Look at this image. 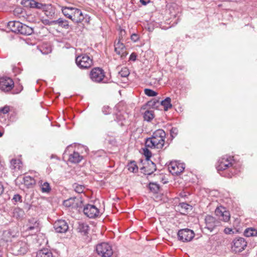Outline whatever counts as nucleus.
Here are the masks:
<instances>
[{
  "label": "nucleus",
  "instance_id": "c756f323",
  "mask_svg": "<svg viewBox=\"0 0 257 257\" xmlns=\"http://www.w3.org/2000/svg\"><path fill=\"white\" fill-rule=\"evenodd\" d=\"M128 170L133 173L137 172L138 170V167L136 163V162L133 161L130 162L127 165Z\"/></svg>",
  "mask_w": 257,
  "mask_h": 257
},
{
  "label": "nucleus",
  "instance_id": "603ef678",
  "mask_svg": "<svg viewBox=\"0 0 257 257\" xmlns=\"http://www.w3.org/2000/svg\"><path fill=\"white\" fill-rule=\"evenodd\" d=\"M4 191V187L1 182H0V195L3 194Z\"/></svg>",
  "mask_w": 257,
  "mask_h": 257
},
{
  "label": "nucleus",
  "instance_id": "bf43d9fd",
  "mask_svg": "<svg viewBox=\"0 0 257 257\" xmlns=\"http://www.w3.org/2000/svg\"><path fill=\"white\" fill-rule=\"evenodd\" d=\"M125 33V31H124V30H121L120 31V33H121V36L122 35V33Z\"/></svg>",
  "mask_w": 257,
  "mask_h": 257
},
{
  "label": "nucleus",
  "instance_id": "4d7b16f0",
  "mask_svg": "<svg viewBox=\"0 0 257 257\" xmlns=\"http://www.w3.org/2000/svg\"><path fill=\"white\" fill-rule=\"evenodd\" d=\"M22 90H23V86H22V85H21L20 86V90L19 91L17 92V93H20Z\"/></svg>",
  "mask_w": 257,
  "mask_h": 257
},
{
  "label": "nucleus",
  "instance_id": "a211bd4d",
  "mask_svg": "<svg viewBox=\"0 0 257 257\" xmlns=\"http://www.w3.org/2000/svg\"><path fill=\"white\" fill-rule=\"evenodd\" d=\"M27 226V231H33L34 232L36 233L40 230L39 222L38 219L35 218L29 219Z\"/></svg>",
  "mask_w": 257,
  "mask_h": 257
},
{
  "label": "nucleus",
  "instance_id": "a18cd8bd",
  "mask_svg": "<svg viewBox=\"0 0 257 257\" xmlns=\"http://www.w3.org/2000/svg\"><path fill=\"white\" fill-rule=\"evenodd\" d=\"M10 111V107L8 106H5L3 107L0 108V112L3 114H6Z\"/></svg>",
  "mask_w": 257,
  "mask_h": 257
},
{
  "label": "nucleus",
  "instance_id": "393cba45",
  "mask_svg": "<svg viewBox=\"0 0 257 257\" xmlns=\"http://www.w3.org/2000/svg\"><path fill=\"white\" fill-rule=\"evenodd\" d=\"M39 183L40 185L41 190L42 193H48L50 192L51 188L48 182H43L42 180H41L39 181Z\"/></svg>",
  "mask_w": 257,
  "mask_h": 257
},
{
  "label": "nucleus",
  "instance_id": "bb28decb",
  "mask_svg": "<svg viewBox=\"0 0 257 257\" xmlns=\"http://www.w3.org/2000/svg\"><path fill=\"white\" fill-rule=\"evenodd\" d=\"M89 226L86 223H79L78 229L79 231L84 235H86L89 230Z\"/></svg>",
  "mask_w": 257,
  "mask_h": 257
},
{
  "label": "nucleus",
  "instance_id": "4be33fe9",
  "mask_svg": "<svg viewBox=\"0 0 257 257\" xmlns=\"http://www.w3.org/2000/svg\"><path fill=\"white\" fill-rule=\"evenodd\" d=\"M36 257H53V253L49 249L44 248L37 251Z\"/></svg>",
  "mask_w": 257,
  "mask_h": 257
},
{
  "label": "nucleus",
  "instance_id": "2eb2a0df",
  "mask_svg": "<svg viewBox=\"0 0 257 257\" xmlns=\"http://www.w3.org/2000/svg\"><path fill=\"white\" fill-rule=\"evenodd\" d=\"M54 228L58 233H65L68 229V224L64 220L60 219L55 222Z\"/></svg>",
  "mask_w": 257,
  "mask_h": 257
},
{
  "label": "nucleus",
  "instance_id": "1a4fd4ad",
  "mask_svg": "<svg viewBox=\"0 0 257 257\" xmlns=\"http://www.w3.org/2000/svg\"><path fill=\"white\" fill-rule=\"evenodd\" d=\"M77 65L81 69H87L92 65V60L86 55L77 56L75 59Z\"/></svg>",
  "mask_w": 257,
  "mask_h": 257
},
{
  "label": "nucleus",
  "instance_id": "680f3d73",
  "mask_svg": "<svg viewBox=\"0 0 257 257\" xmlns=\"http://www.w3.org/2000/svg\"><path fill=\"white\" fill-rule=\"evenodd\" d=\"M180 196H182V193H180Z\"/></svg>",
  "mask_w": 257,
  "mask_h": 257
},
{
  "label": "nucleus",
  "instance_id": "7ed1b4c3",
  "mask_svg": "<svg viewBox=\"0 0 257 257\" xmlns=\"http://www.w3.org/2000/svg\"><path fill=\"white\" fill-rule=\"evenodd\" d=\"M166 133L162 129L155 131L152 137L146 139L145 146L150 148L162 149L165 143Z\"/></svg>",
  "mask_w": 257,
  "mask_h": 257
},
{
  "label": "nucleus",
  "instance_id": "58836bf2",
  "mask_svg": "<svg viewBox=\"0 0 257 257\" xmlns=\"http://www.w3.org/2000/svg\"><path fill=\"white\" fill-rule=\"evenodd\" d=\"M129 74L128 70L126 68H124L119 72V75L122 77H127Z\"/></svg>",
  "mask_w": 257,
  "mask_h": 257
},
{
  "label": "nucleus",
  "instance_id": "4468645a",
  "mask_svg": "<svg viewBox=\"0 0 257 257\" xmlns=\"http://www.w3.org/2000/svg\"><path fill=\"white\" fill-rule=\"evenodd\" d=\"M185 167L184 163L175 162L170 163L169 166V169L172 174L178 175L184 170Z\"/></svg>",
  "mask_w": 257,
  "mask_h": 257
},
{
  "label": "nucleus",
  "instance_id": "e433bc0d",
  "mask_svg": "<svg viewBox=\"0 0 257 257\" xmlns=\"http://www.w3.org/2000/svg\"><path fill=\"white\" fill-rule=\"evenodd\" d=\"M144 155L146 158V160L147 161H150V158L152 156V153L151 151L148 149V147H146L143 149Z\"/></svg>",
  "mask_w": 257,
  "mask_h": 257
},
{
  "label": "nucleus",
  "instance_id": "49530a36",
  "mask_svg": "<svg viewBox=\"0 0 257 257\" xmlns=\"http://www.w3.org/2000/svg\"><path fill=\"white\" fill-rule=\"evenodd\" d=\"M111 108L108 106H104L102 108V112L104 114H107L110 113Z\"/></svg>",
  "mask_w": 257,
  "mask_h": 257
},
{
  "label": "nucleus",
  "instance_id": "3c124183",
  "mask_svg": "<svg viewBox=\"0 0 257 257\" xmlns=\"http://www.w3.org/2000/svg\"><path fill=\"white\" fill-rule=\"evenodd\" d=\"M131 39L134 42H137L139 40V36L137 34H133L131 36Z\"/></svg>",
  "mask_w": 257,
  "mask_h": 257
},
{
  "label": "nucleus",
  "instance_id": "423d86ee",
  "mask_svg": "<svg viewBox=\"0 0 257 257\" xmlns=\"http://www.w3.org/2000/svg\"><path fill=\"white\" fill-rule=\"evenodd\" d=\"M245 239L241 237L235 238L231 243V250L235 253H239L245 249L247 246Z\"/></svg>",
  "mask_w": 257,
  "mask_h": 257
},
{
  "label": "nucleus",
  "instance_id": "412c9836",
  "mask_svg": "<svg viewBox=\"0 0 257 257\" xmlns=\"http://www.w3.org/2000/svg\"><path fill=\"white\" fill-rule=\"evenodd\" d=\"M10 167L15 171L20 170L22 168V162L20 159H12L11 161Z\"/></svg>",
  "mask_w": 257,
  "mask_h": 257
},
{
  "label": "nucleus",
  "instance_id": "dca6fc26",
  "mask_svg": "<svg viewBox=\"0 0 257 257\" xmlns=\"http://www.w3.org/2000/svg\"><path fill=\"white\" fill-rule=\"evenodd\" d=\"M114 51L117 54L120 56L122 59H123L127 55V53L126 51V48L123 43L120 42V40H118L116 42L114 43Z\"/></svg>",
  "mask_w": 257,
  "mask_h": 257
},
{
  "label": "nucleus",
  "instance_id": "72a5a7b5",
  "mask_svg": "<svg viewBox=\"0 0 257 257\" xmlns=\"http://www.w3.org/2000/svg\"><path fill=\"white\" fill-rule=\"evenodd\" d=\"M73 187L75 191L79 194L83 193L85 189L84 186L77 183L73 184Z\"/></svg>",
  "mask_w": 257,
  "mask_h": 257
},
{
  "label": "nucleus",
  "instance_id": "aec40b11",
  "mask_svg": "<svg viewBox=\"0 0 257 257\" xmlns=\"http://www.w3.org/2000/svg\"><path fill=\"white\" fill-rule=\"evenodd\" d=\"M21 23L19 21H10L8 23V28L15 33H19Z\"/></svg>",
  "mask_w": 257,
  "mask_h": 257
},
{
  "label": "nucleus",
  "instance_id": "8fccbe9b",
  "mask_svg": "<svg viewBox=\"0 0 257 257\" xmlns=\"http://www.w3.org/2000/svg\"><path fill=\"white\" fill-rule=\"evenodd\" d=\"M137 55L135 53H132L130 56V60L135 61L137 59Z\"/></svg>",
  "mask_w": 257,
  "mask_h": 257
},
{
  "label": "nucleus",
  "instance_id": "f03ea898",
  "mask_svg": "<svg viewBox=\"0 0 257 257\" xmlns=\"http://www.w3.org/2000/svg\"><path fill=\"white\" fill-rule=\"evenodd\" d=\"M63 14L67 18L71 20L75 23H80L83 21L88 23L90 17L88 15H83L81 10L71 7H62Z\"/></svg>",
  "mask_w": 257,
  "mask_h": 257
},
{
  "label": "nucleus",
  "instance_id": "2f4dec72",
  "mask_svg": "<svg viewBox=\"0 0 257 257\" xmlns=\"http://www.w3.org/2000/svg\"><path fill=\"white\" fill-rule=\"evenodd\" d=\"M23 180H24V184L26 186L32 185L35 184L34 179L32 177H31L29 176H26L24 177L23 178Z\"/></svg>",
  "mask_w": 257,
  "mask_h": 257
},
{
  "label": "nucleus",
  "instance_id": "864d4df0",
  "mask_svg": "<svg viewBox=\"0 0 257 257\" xmlns=\"http://www.w3.org/2000/svg\"><path fill=\"white\" fill-rule=\"evenodd\" d=\"M140 2L144 6H146L148 3L150 2L149 1L148 2L145 1V0H140Z\"/></svg>",
  "mask_w": 257,
  "mask_h": 257
},
{
  "label": "nucleus",
  "instance_id": "5701e85b",
  "mask_svg": "<svg viewBox=\"0 0 257 257\" xmlns=\"http://www.w3.org/2000/svg\"><path fill=\"white\" fill-rule=\"evenodd\" d=\"M82 159V157L78 152H74L69 156V161L72 163H78Z\"/></svg>",
  "mask_w": 257,
  "mask_h": 257
},
{
  "label": "nucleus",
  "instance_id": "13d9d810",
  "mask_svg": "<svg viewBox=\"0 0 257 257\" xmlns=\"http://www.w3.org/2000/svg\"><path fill=\"white\" fill-rule=\"evenodd\" d=\"M17 210H19L20 211H22V210L21 209H20L19 208H18V209H16L15 210V212H14V213H15L16 212H17Z\"/></svg>",
  "mask_w": 257,
  "mask_h": 257
},
{
  "label": "nucleus",
  "instance_id": "37998d69",
  "mask_svg": "<svg viewBox=\"0 0 257 257\" xmlns=\"http://www.w3.org/2000/svg\"><path fill=\"white\" fill-rule=\"evenodd\" d=\"M150 188L151 190H153L155 192H157L159 190V187L156 183H150L149 185Z\"/></svg>",
  "mask_w": 257,
  "mask_h": 257
},
{
  "label": "nucleus",
  "instance_id": "cd10ccee",
  "mask_svg": "<svg viewBox=\"0 0 257 257\" xmlns=\"http://www.w3.org/2000/svg\"><path fill=\"white\" fill-rule=\"evenodd\" d=\"M55 25L58 24L59 26L64 28L67 29L69 27L68 21L62 18H59L57 20H55Z\"/></svg>",
  "mask_w": 257,
  "mask_h": 257
},
{
  "label": "nucleus",
  "instance_id": "20e7f679",
  "mask_svg": "<svg viewBox=\"0 0 257 257\" xmlns=\"http://www.w3.org/2000/svg\"><path fill=\"white\" fill-rule=\"evenodd\" d=\"M91 80L96 83H109L110 81L105 77V73L104 70L100 68H93L89 74Z\"/></svg>",
  "mask_w": 257,
  "mask_h": 257
},
{
  "label": "nucleus",
  "instance_id": "09e8293b",
  "mask_svg": "<svg viewBox=\"0 0 257 257\" xmlns=\"http://www.w3.org/2000/svg\"><path fill=\"white\" fill-rule=\"evenodd\" d=\"M224 232L226 234H230L233 233L232 229L230 228L226 227L224 230Z\"/></svg>",
  "mask_w": 257,
  "mask_h": 257
},
{
  "label": "nucleus",
  "instance_id": "a19ab883",
  "mask_svg": "<svg viewBox=\"0 0 257 257\" xmlns=\"http://www.w3.org/2000/svg\"><path fill=\"white\" fill-rule=\"evenodd\" d=\"M178 131L176 127H172L170 130V135L172 138H174L178 134Z\"/></svg>",
  "mask_w": 257,
  "mask_h": 257
},
{
  "label": "nucleus",
  "instance_id": "c85d7f7f",
  "mask_svg": "<svg viewBox=\"0 0 257 257\" xmlns=\"http://www.w3.org/2000/svg\"><path fill=\"white\" fill-rule=\"evenodd\" d=\"M145 120L151 121L154 118V111L153 110H147L143 115Z\"/></svg>",
  "mask_w": 257,
  "mask_h": 257
},
{
  "label": "nucleus",
  "instance_id": "473e14b6",
  "mask_svg": "<svg viewBox=\"0 0 257 257\" xmlns=\"http://www.w3.org/2000/svg\"><path fill=\"white\" fill-rule=\"evenodd\" d=\"M35 3L34 0H23L21 2V4L26 7L34 8Z\"/></svg>",
  "mask_w": 257,
  "mask_h": 257
},
{
  "label": "nucleus",
  "instance_id": "b1692460",
  "mask_svg": "<svg viewBox=\"0 0 257 257\" xmlns=\"http://www.w3.org/2000/svg\"><path fill=\"white\" fill-rule=\"evenodd\" d=\"M149 167H144L143 169H145V173L148 175L152 174L156 170V164L151 161H148Z\"/></svg>",
  "mask_w": 257,
  "mask_h": 257
},
{
  "label": "nucleus",
  "instance_id": "de8ad7c7",
  "mask_svg": "<svg viewBox=\"0 0 257 257\" xmlns=\"http://www.w3.org/2000/svg\"><path fill=\"white\" fill-rule=\"evenodd\" d=\"M40 51L42 54H47L51 52V48L47 47V48H46V50H44L43 48H42V49H40Z\"/></svg>",
  "mask_w": 257,
  "mask_h": 257
},
{
  "label": "nucleus",
  "instance_id": "39448f33",
  "mask_svg": "<svg viewBox=\"0 0 257 257\" xmlns=\"http://www.w3.org/2000/svg\"><path fill=\"white\" fill-rule=\"evenodd\" d=\"M204 223V230H207L210 232H212L217 227L221 225L220 221L210 215H207L205 216Z\"/></svg>",
  "mask_w": 257,
  "mask_h": 257
},
{
  "label": "nucleus",
  "instance_id": "6ab92c4d",
  "mask_svg": "<svg viewBox=\"0 0 257 257\" xmlns=\"http://www.w3.org/2000/svg\"><path fill=\"white\" fill-rule=\"evenodd\" d=\"M19 30V33L24 35H30L34 32L33 29L32 27L23 24L22 23H21Z\"/></svg>",
  "mask_w": 257,
  "mask_h": 257
},
{
  "label": "nucleus",
  "instance_id": "c9c22d12",
  "mask_svg": "<svg viewBox=\"0 0 257 257\" xmlns=\"http://www.w3.org/2000/svg\"><path fill=\"white\" fill-rule=\"evenodd\" d=\"M145 93L148 96H156L158 94L156 91L148 88L145 89Z\"/></svg>",
  "mask_w": 257,
  "mask_h": 257
},
{
  "label": "nucleus",
  "instance_id": "a878e982",
  "mask_svg": "<svg viewBox=\"0 0 257 257\" xmlns=\"http://www.w3.org/2000/svg\"><path fill=\"white\" fill-rule=\"evenodd\" d=\"M161 104L163 106L165 111H167L172 107L171 99L169 97H166L164 100H162Z\"/></svg>",
  "mask_w": 257,
  "mask_h": 257
},
{
  "label": "nucleus",
  "instance_id": "9d476101",
  "mask_svg": "<svg viewBox=\"0 0 257 257\" xmlns=\"http://www.w3.org/2000/svg\"><path fill=\"white\" fill-rule=\"evenodd\" d=\"M84 214L90 218H95L100 215L99 209L92 204H86L83 208Z\"/></svg>",
  "mask_w": 257,
  "mask_h": 257
},
{
  "label": "nucleus",
  "instance_id": "6e6552de",
  "mask_svg": "<svg viewBox=\"0 0 257 257\" xmlns=\"http://www.w3.org/2000/svg\"><path fill=\"white\" fill-rule=\"evenodd\" d=\"M195 233L192 230L188 228L180 229L177 233L178 239L182 242H189L192 240Z\"/></svg>",
  "mask_w": 257,
  "mask_h": 257
},
{
  "label": "nucleus",
  "instance_id": "6e6d98bb",
  "mask_svg": "<svg viewBox=\"0 0 257 257\" xmlns=\"http://www.w3.org/2000/svg\"><path fill=\"white\" fill-rule=\"evenodd\" d=\"M253 236H257V229H254V231L253 232Z\"/></svg>",
  "mask_w": 257,
  "mask_h": 257
},
{
  "label": "nucleus",
  "instance_id": "f3484780",
  "mask_svg": "<svg viewBox=\"0 0 257 257\" xmlns=\"http://www.w3.org/2000/svg\"><path fill=\"white\" fill-rule=\"evenodd\" d=\"M82 203L79 198L76 197H72L65 200L63 201V204L67 207H72L77 208Z\"/></svg>",
  "mask_w": 257,
  "mask_h": 257
},
{
  "label": "nucleus",
  "instance_id": "f257e3e1",
  "mask_svg": "<svg viewBox=\"0 0 257 257\" xmlns=\"http://www.w3.org/2000/svg\"><path fill=\"white\" fill-rule=\"evenodd\" d=\"M239 166V165L235 162L232 156L225 155L218 160L216 169L218 172L228 169L229 173L226 177L230 178L240 172Z\"/></svg>",
  "mask_w": 257,
  "mask_h": 257
},
{
  "label": "nucleus",
  "instance_id": "4c0bfd02",
  "mask_svg": "<svg viewBox=\"0 0 257 257\" xmlns=\"http://www.w3.org/2000/svg\"><path fill=\"white\" fill-rule=\"evenodd\" d=\"M47 6L46 4H43L35 1L34 8L45 10L46 9Z\"/></svg>",
  "mask_w": 257,
  "mask_h": 257
},
{
  "label": "nucleus",
  "instance_id": "7c9ffc66",
  "mask_svg": "<svg viewBox=\"0 0 257 257\" xmlns=\"http://www.w3.org/2000/svg\"><path fill=\"white\" fill-rule=\"evenodd\" d=\"M115 120L117 122L119 125L123 126L126 121L123 115L121 113H117L116 115Z\"/></svg>",
  "mask_w": 257,
  "mask_h": 257
},
{
  "label": "nucleus",
  "instance_id": "f704fd0d",
  "mask_svg": "<svg viewBox=\"0 0 257 257\" xmlns=\"http://www.w3.org/2000/svg\"><path fill=\"white\" fill-rule=\"evenodd\" d=\"M254 231V228L250 227L245 229L244 231V235L246 237H251L253 235V232Z\"/></svg>",
  "mask_w": 257,
  "mask_h": 257
},
{
  "label": "nucleus",
  "instance_id": "79ce46f5",
  "mask_svg": "<svg viewBox=\"0 0 257 257\" xmlns=\"http://www.w3.org/2000/svg\"><path fill=\"white\" fill-rule=\"evenodd\" d=\"M42 23L45 25H55V20L54 21H50L48 19H44L42 20Z\"/></svg>",
  "mask_w": 257,
  "mask_h": 257
},
{
  "label": "nucleus",
  "instance_id": "052dcab7",
  "mask_svg": "<svg viewBox=\"0 0 257 257\" xmlns=\"http://www.w3.org/2000/svg\"><path fill=\"white\" fill-rule=\"evenodd\" d=\"M47 11H46V13H45V14H46V15L47 16H48V14H47Z\"/></svg>",
  "mask_w": 257,
  "mask_h": 257
},
{
  "label": "nucleus",
  "instance_id": "0eeeda50",
  "mask_svg": "<svg viewBox=\"0 0 257 257\" xmlns=\"http://www.w3.org/2000/svg\"><path fill=\"white\" fill-rule=\"evenodd\" d=\"M97 254L102 257H110L113 254L111 246L106 242H102L96 246Z\"/></svg>",
  "mask_w": 257,
  "mask_h": 257
},
{
  "label": "nucleus",
  "instance_id": "ddd939ff",
  "mask_svg": "<svg viewBox=\"0 0 257 257\" xmlns=\"http://www.w3.org/2000/svg\"><path fill=\"white\" fill-rule=\"evenodd\" d=\"M12 248L14 253L17 255L24 254L27 252L28 249L27 244L23 241H19L15 243Z\"/></svg>",
  "mask_w": 257,
  "mask_h": 257
},
{
  "label": "nucleus",
  "instance_id": "5fc2aeb1",
  "mask_svg": "<svg viewBox=\"0 0 257 257\" xmlns=\"http://www.w3.org/2000/svg\"><path fill=\"white\" fill-rule=\"evenodd\" d=\"M4 169V166H3L1 162L0 161V172H2Z\"/></svg>",
  "mask_w": 257,
  "mask_h": 257
},
{
  "label": "nucleus",
  "instance_id": "9b49d317",
  "mask_svg": "<svg viewBox=\"0 0 257 257\" xmlns=\"http://www.w3.org/2000/svg\"><path fill=\"white\" fill-rule=\"evenodd\" d=\"M215 214L219 220L224 222H228L230 220V214L229 211L222 206H219L215 209Z\"/></svg>",
  "mask_w": 257,
  "mask_h": 257
},
{
  "label": "nucleus",
  "instance_id": "c03bdc74",
  "mask_svg": "<svg viewBox=\"0 0 257 257\" xmlns=\"http://www.w3.org/2000/svg\"><path fill=\"white\" fill-rule=\"evenodd\" d=\"M12 200H14V201L15 202H21L22 201L21 196L18 194H15Z\"/></svg>",
  "mask_w": 257,
  "mask_h": 257
},
{
  "label": "nucleus",
  "instance_id": "f8f14e48",
  "mask_svg": "<svg viewBox=\"0 0 257 257\" xmlns=\"http://www.w3.org/2000/svg\"><path fill=\"white\" fill-rule=\"evenodd\" d=\"M14 86V82L12 79L8 77L0 78V89L7 92L11 91Z\"/></svg>",
  "mask_w": 257,
  "mask_h": 257
},
{
  "label": "nucleus",
  "instance_id": "ea45409f",
  "mask_svg": "<svg viewBox=\"0 0 257 257\" xmlns=\"http://www.w3.org/2000/svg\"><path fill=\"white\" fill-rule=\"evenodd\" d=\"M181 208L184 209L185 211H188L191 207L190 205L186 203L182 202L180 203L179 205Z\"/></svg>",
  "mask_w": 257,
  "mask_h": 257
}]
</instances>
